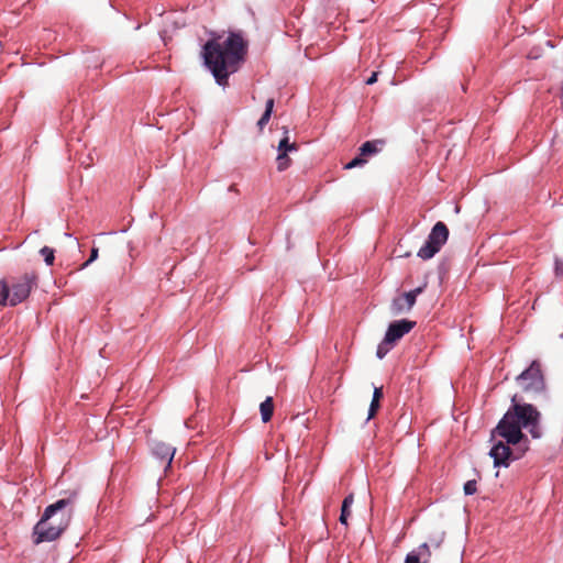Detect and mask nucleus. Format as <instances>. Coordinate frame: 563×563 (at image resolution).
<instances>
[{
  "mask_svg": "<svg viewBox=\"0 0 563 563\" xmlns=\"http://www.w3.org/2000/svg\"><path fill=\"white\" fill-rule=\"evenodd\" d=\"M260 411L263 422H268L274 412V402L272 397H267L261 405H260Z\"/></svg>",
  "mask_w": 563,
  "mask_h": 563,
  "instance_id": "9b49d317",
  "label": "nucleus"
},
{
  "mask_svg": "<svg viewBox=\"0 0 563 563\" xmlns=\"http://www.w3.org/2000/svg\"><path fill=\"white\" fill-rule=\"evenodd\" d=\"M516 380L526 393L540 394L545 389L539 361H532L530 366L517 376Z\"/></svg>",
  "mask_w": 563,
  "mask_h": 563,
  "instance_id": "39448f33",
  "label": "nucleus"
},
{
  "mask_svg": "<svg viewBox=\"0 0 563 563\" xmlns=\"http://www.w3.org/2000/svg\"><path fill=\"white\" fill-rule=\"evenodd\" d=\"M40 253L44 257V262L46 265L51 266L54 263L55 256H54V250L48 246H43L40 251Z\"/></svg>",
  "mask_w": 563,
  "mask_h": 563,
  "instance_id": "a211bd4d",
  "label": "nucleus"
},
{
  "mask_svg": "<svg viewBox=\"0 0 563 563\" xmlns=\"http://www.w3.org/2000/svg\"><path fill=\"white\" fill-rule=\"evenodd\" d=\"M424 289V286L417 287L408 292L396 297L391 302L393 314H400L404 311H409L416 303L417 296L420 295Z\"/></svg>",
  "mask_w": 563,
  "mask_h": 563,
  "instance_id": "0eeeda50",
  "label": "nucleus"
},
{
  "mask_svg": "<svg viewBox=\"0 0 563 563\" xmlns=\"http://www.w3.org/2000/svg\"><path fill=\"white\" fill-rule=\"evenodd\" d=\"M366 163V159L363 158L361 155L354 157L352 161H350L345 166L344 168L345 169H352V168H355V167H360V166H363L364 164Z\"/></svg>",
  "mask_w": 563,
  "mask_h": 563,
  "instance_id": "aec40b11",
  "label": "nucleus"
},
{
  "mask_svg": "<svg viewBox=\"0 0 563 563\" xmlns=\"http://www.w3.org/2000/svg\"><path fill=\"white\" fill-rule=\"evenodd\" d=\"M296 151V144L289 142V137L286 135L283 137L278 144V152L285 153L287 155V152Z\"/></svg>",
  "mask_w": 563,
  "mask_h": 563,
  "instance_id": "f3484780",
  "label": "nucleus"
},
{
  "mask_svg": "<svg viewBox=\"0 0 563 563\" xmlns=\"http://www.w3.org/2000/svg\"><path fill=\"white\" fill-rule=\"evenodd\" d=\"M477 490V484H476V481L474 479H471V481H467L465 484H464V494L465 495H473L475 494Z\"/></svg>",
  "mask_w": 563,
  "mask_h": 563,
  "instance_id": "412c9836",
  "label": "nucleus"
},
{
  "mask_svg": "<svg viewBox=\"0 0 563 563\" xmlns=\"http://www.w3.org/2000/svg\"><path fill=\"white\" fill-rule=\"evenodd\" d=\"M449 229L445 223L439 221L431 229L424 244L419 249L417 255L422 260L432 258L446 243Z\"/></svg>",
  "mask_w": 563,
  "mask_h": 563,
  "instance_id": "20e7f679",
  "label": "nucleus"
},
{
  "mask_svg": "<svg viewBox=\"0 0 563 563\" xmlns=\"http://www.w3.org/2000/svg\"><path fill=\"white\" fill-rule=\"evenodd\" d=\"M35 285L34 276L24 275L15 280L10 288V306H16L25 300Z\"/></svg>",
  "mask_w": 563,
  "mask_h": 563,
  "instance_id": "423d86ee",
  "label": "nucleus"
},
{
  "mask_svg": "<svg viewBox=\"0 0 563 563\" xmlns=\"http://www.w3.org/2000/svg\"><path fill=\"white\" fill-rule=\"evenodd\" d=\"M430 547L424 542L406 555L405 563H430Z\"/></svg>",
  "mask_w": 563,
  "mask_h": 563,
  "instance_id": "9d476101",
  "label": "nucleus"
},
{
  "mask_svg": "<svg viewBox=\"0 0 563 563\" xmlns=\"http://www.w3.org/2000/svg\"><path fill=\"white\" fill-rule=\"evenodd\" d=\"M441 543H442V538H440L439 540H435V541L433 542V545H434L435 548H440Z\"/></svg>",
  "mask_w": 563,
  "mask_h": 563,
  "instance_id": "bb28decb",
  "label": "nucleus"
},
{
  "mask_svg": "<svg viewBox=\"0 0 563 563\" xmlns=\"http://www.w3.org/2000/svg\"><path fill=\"white\" fill-rule=\"evenodd\" d=\"M378 408H379V401L376 399H372L369 409H368L367 420L372 419L375 416Z\"/></svg>",
  "mask_w": 563,
  "mask_h": 563,
  "instance_id": "5701e85b",
  "label": "nucleus"
},
{
  "mask_svg": "<svg viewBox=\"0 0 563 563\" xmlns=\"http://www.w3.org/2000/svg\"><path fill=\"white\" fill-rule=\"evenodd\" d=\"M377 152V147H376V144L374 142H371V141H367L365 143H363L360 147V155L363 157V156H368V155H373Z\"/></svg>",
  "mask_w": 563,
  "mask_h": 563,
  "instance_id": "2eb2a0df",
  "label": "nucleus"
},
{
  "mask_svg": "<svg viewBox=\"0 0 563 563\" xmlns=\"http://www.w3.org/2000/svg\"><path fill=\"white\" fill-rule=\"evenodd\" d=\"M554 273L556 277H563V261L558 257L554 262Z\"/></svg>",
  "mask_w": 563,
  "mask_h": 563,
  "instance_id": "b1692460",
  "label": "nucleus"
},
{
  "mask_svg": "<svg viewBox=\"0 0 563 563\" xmlns=\"http://www.w3.org/2000/svg\"><path fill=\"white\" fill-rule=\"evenodd\" d=\"M353 501H354V498H353V495L350 494L347 495L344 499H343V503H342V507H341V515H340V522L342 525H347V518L351 516V506L353 505Z\"/></svg>",
  "mask_w": 563,
  "mask_h": 563,
  "instance_id": "f8f14e48",
  "label": "nucleus"
},
{
  "mask_svg": "<svg viewBox=\"0 0 563 563\" xmlns=\"http://www.w3.org/2000/svg\"><path fill=\"white\" fill-rule=\"evenodd\" d=\"M416 325L415 321H410L407 319L396 320L391 322L387 331L385 333L386 342L396 343L399 341L405 334L409 333L413 327Z\"/></svg>",
  "mask_w": 563,
  "mask_h": 563,
  "instance_id": "6e6552de",
  "label": "nucleus"
},
{
  "mask_svg": "<svg viewBox=\"0 0 563 563\" xmlns=\"http://www.w3.org/2000/svg\"><path fill=\"white\" fill-rule=\"evenodd\" d=\"M246 51V42L238 33H230L224 40L217 37L206 42L203 62L219 86H228L230 75L240 69Z\"/></svg>",
  "mask_w": 563,
  "mask_h": 563,
  "instance_id": "f03ea898",
  "label": "nucleus"
},
{
  "mask_svg": "<svg viewBox=\"0 0 563 563\" xmlns=\"http://www.w3.org/2000/svg\"><path fill=\"white\" fill-rule=\"evenodd\" d=\"M78 494L71 492L67 497L48 505L40 521L35 525L33 534L36 544L56 540L69 526Z\"/></svg>",
  "mask_w": 563,
  "mask_h": 563,
  "instance_id": "7ed1b4c3",
  "label": "nucleus"
},
{
  "mask_svg": "<svg viewBox=\"0 0 563 563\" xmlns=\"http://www.w3.org/2000/svg\"><path fill=\"white\" fill-rule=\"evenodd\" d=\"M153 455L162 463H166L169 466L173 462L176 449L164 442H155L152 446Z\"/></svg>",
  "mask_w": 563,
  "mask_h": 563,
  "instance_id": "1a4fd4ad",
  "label": "nucleus"
},
{
  "mask_svg": "<svg viewBox=\"0 0 563 563\" xmlns=\"http://www.w3.org/2000/svg\"><path fill=\"white\" fill-rule=\"evenodd\" d=\"M393 345H394V343L386 342V338L384 336V340L377 346V351H376L377 357L380 360L384 358L386 356V354L390 351Z\"/></svg>",
  "mask_w": 563,
  "mask_h": 563,
  "instance_id": "dca6fc26",
  "label": "nucleus"
},
{
  "mask_svg": "<svg viewBox=\"0 0 563 563\" xmlns=\"http://www.w3.org/2000/svg\"><path fill=\"white\" fill-rule=\"evenodd\" d=\"M274 108V99L269 98L266 100L265 104V111L262 114L261 119L257 122V125L262 129L264 125H266L271 119L272 112Z\"/></svg>",
  "mask_w": 563,
  "mask_h": 563,
  "instance_id": "ddd939ff",
  "label": "nucleus"
},
{
  "mask_svg": "<svg viewBox=\"0 0 563 563\" xmlns=\"http://www.w3.org/2000/svg\"><path fill=\"white\" fill-rule=\"evenodd\" d=\"M528 57H529V58H537V57H538V55H534V54L531 52V53H529Z\"/></svg>",
  "mask_w": 563,
  "mask_h": 563,
  "instance_id": "cd10ccee",
  "label": "nucleus"
},
{
  "mask_svg": "<svg viewBox=\"0 0 563 563\" xmlns=\"http://www.w3.org/2000/svg\"><path fill=\"white\" fill-rule=\"evenodd\" d=\"M383 397V390H382V387H375L374 388V393H373V398L372 399H376L378 401H380V398Z\"/></svg>",
  "mask_w": 563,
  "mask_h": 563,
  "instance_id": "393cba45",
  "label": "nucleus"
},
{
  "mask_svg": "<svg viewBox=\"0 0 563 563\" xmlns=\"http://www.w3.org/2000/svg\"><path fill=\"white\" fill-rule=\"evenodd\" d=\"M10 305V288L3 280L0 282V306Z\"/></svg>",
  "mask_w": 563,
  "mask_h": 563,
  "instance_id": "4468645a",
  "label": "nucleus"
},
{
  "mask_svg": "<svg viewBox=\"0 0 563 563\" xmlns=\"http://www.w3.org/2000/svg\"><path fill=\"white\" fill-rule=\"evenodd\" d=\"M99 251L97 247H92L89 258L81 265V268L88 267L92 262L98 258Z\"/></svg>",
  "mask_w": 563,
  "mask_h": 563,
  "instance_id": "4be33fe9",
  "label": "nucleus"
},
{
  "mask_svg": "<svg viewBox=\"0 0 563 563\" xmlns=\"http://www.w3.org/2000/svg\"><path fill=\"white\" fill-rule=\"evenodd\" d=\"M378 73L374 71L367 79L366 85H373L377 81Z\"/></svg>",
  "mask_w": 563,
  "mask_h": 563,
  "instance_id": "a878e982",
  "label": "nucleus"
},
{
  "mask_svg": "<svg viewBox=\"0 0 563 563\" xmlns=\"http://www.w3.org/2000/svg\"><path fill=\"white\" fill-rule=\"evenodd\" d=\"M522 430L533 439H540L543 435L541 412L531 404L518 402L514 396L511 406L492 431L494 444L489 456L495 467H508L510 462L519 460L529 450V440Z\"/></svg>",
  "mask_w": 563,
  "mask_h": 563,
  "instance_id": "f257e3e1",
  "label": "nucleus"
},
{
  "mask_svg": "<svg viewBox=\"0 0 563 563\" xmlns=\"http://www.w3.org/2000/svg\"><path fill=\"white\" fill-rule=\"evenodd\" d=\"M290 159L285 153H279L277 156L278 170H285L289 166Z\"/></svg>",
  "mask_w": 563,
  "mask_h": 563,
  "instance_id": "6ab92c4d",
  "label": "nucleus"
}]
</instances>
